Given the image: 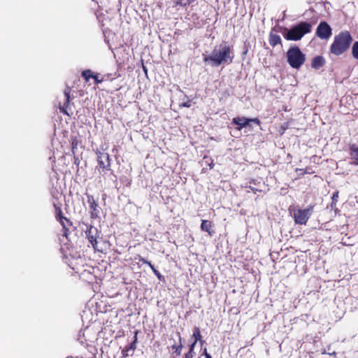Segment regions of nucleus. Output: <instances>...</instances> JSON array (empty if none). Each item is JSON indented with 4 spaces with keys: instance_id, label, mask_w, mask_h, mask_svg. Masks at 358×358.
<instances>
[{
    "instance_id": "nucleus-10",
    "label": "nucleus",
    "mask_w": 358,
    "mask_h": 358,
    "mask_svg": "<svg viewBox=\"0 0 358 358\" xmlns=\"http://www.w3.org/2000/svg\"><path fill=\"white\" fill-rule=\"evenodd\" d=\"M97 162L99 167L104 171H110V157L108 153L101 152L99 150L96 151Z\"/></svg>"
},
{
    "instance_id": "nucleus-18",
    "label": "nucleus",
    "mask_w": 358,
    "mask_h": 358,
    "mask_svg": "<svg viewBox=\"0 0 358 358\" xmlns=\"http://www.w3.org/2000/svg\"><path fill=\"white\" fill-rule=\"evenodd\" d=\"M177 336L178 337L179 343L178 345L173 344L171 346L172 350H173V354L176 355V356H180L181 355V351L183 348L182 343V337L180 336V332H177Z\"/></svg>"
},
{
    "instance_id": "nucleus-14",
    "label": "nucleus",
    "mask_w": 358,
    "mask_h": 358,
    "mask_svg": "<svg viewBox=\"0 0 358 358\" xmlns=\"http://www.w3.org/2000/svg\"><path fill=\"white\" fill-rule=\"evenodd\" d=\"M326 63L325 59L322 55H317L313 58L311 68L315 70L321 69Z\"/></svg>"
},
{
    "instance_id": "nucleus-5",
    "label": "nucleus",
    "mask_w": 358,
    "mask_h": 358,
    "mask_svg": "<svg viewBox=\"0 0 358 358\" xmlns=\"http://www.w3.org/2000/svg\"><path fill=\"white\" fill-rule=\"evenodd\" d=\"M86 227L85 231V236L89 243L92 245V248L97 251H100L98 248V238H100L101 231L98 229L92 224L83 223Z\"/></svg>"
},
{
    "instance_id": "nucleus-23",
    "label": "nucleus",
    "mask_w": 358,
    "mask_h": 358,
    "mask_svg": "<svg viewBox=\"0 0 358 358\" xmlns=\"http://www.w3.org/2000/svg\"><path fill=\"white\" fill-rule=\"evenodd\" d=\"M195 0H176L175 3L176 6L185 7L194 2Z\"/></svg>"
},
{
    "instance_id": "nucleus-43",
    "label": "nucleus",
    "mask_w": 358,
    "mask_h": 358,
    "mask_svg": "<svg viewBox=\"0 0 358 358\" xmlns=\"http://www.w3.org/2000/svg\"><path fill=\"white\" fill-rule=\"evenodd\" d=\"M198 342H199L201 347H202L203 343H205V341L202 340L201 338L200 341H198Z\"/></svg>"
},
{
    "instance_id": "nucleus-13",
    "label": "nucleus",
    "mask_w": 358,
    "mask_h": 358,
    "mask_svg": "<svg viewBox=\"0 0 358 358\" xmlns=\"http://www.w3.org/2000/svg\"><path fill=\"white\" fill-rule=\"evenodd\" d=\"M201 230L207 232L210 236H213L215 234L213 222L207 220H201Z\"/></svg>"
},
{
    "instance_id": "nucleus-16",
    "label": "nucleus",
    "mask_w": 358,
    "mask_h": 358,
    "mask_svg": "<svg viewBox=\"0 0 358 358\" xmlns=\"http://www.w3.org/2000/svg\"><path fill=\"white\" fill-rule=\"evenodd\" d=\"M273 31H273L272 28L268 36V43L270 45H271L273 48L275 47L278 45H282V39L280 36L276 34H274Z\"/></svg>"
},
{
    "instance_id": "nucleus-26",
    "label": "nucleus",
    "mask_w": 358,
    "mask_h": 358,
    "mask_svg": "<svg viewBox=\"0 0 358 358\" xmlns=\"http://www.w3.org/2000/svg\"><path fill=\"white\" fill-rule=\"evenodd\" d=\"M120 181L127 187L130 186L131 182V179H129L127 176H121L120 178Z\"/></svg>"
},
{
    "instance_id": "nucleus-38",
    "label": "nucleus",
    "mask_w": 358,
    "mask_h": 358,
    "mask_svg": "<svg viewBox=\"0 0 358 358\" xmlns=\"http://www.w3.org/2000/svg\"><path fill=\"white\" fill-rule=\"evenodd\" d=\"M197 343H195V341H193L189 345V350L194 351L195 346Z\"/></svg>"
},
{
    "instance_id": "nucleus-19",
    "label": "nucleus",
    "mask_w": 358,
    "mask_h": 358,
    "mask_svg": "<svg viewBox=\"0 0 358 358\" xmlns=\"http://www.w3.org/2000/svg\"><path fill=\"white\" fill-rule=\"evenodd\" d=\"M192 338L194 339V341L195 343H197L198 341H200L202 338V336L201 334V331L199 327H194L193 329V334H192Z\"/></svg>"
},
{
    "instance_id": "nucleus-15",
    "label": "nucleus",
    "mask_w": 358,
    "mask_h": 358,
    "mask_svg": "<svg viewBox=\"0 0 358 358\" xmlns=\"http://www.w3.org/2000/svg\"><path fill=\"white\" fill-rule=\"evenodd\" d=\"M349 153L350 158L353 159L351 163L355 166L358 165V145L356 144H351L349 145Z\"/></svg>"
},
{
    "instance_id": "nucleus-11",
    "label": "nucleus",
    "mask_w": 358,
    "mask_h": 358,
    "mask_svg": "<svg viewBox=\"0 0 358 358\" xmlns=\"http://www.w3.org/2000/svg\"><path fill=\"white\" fill-rule=\"evenodd\" d=\"M71 88L69 86H66L64 90V101L63 106L59 107L60 112L69 115L68 110L71 109L70 101L71 99Z\"/></svg>"
},
{
    "instance_id": "nucleus-17",
    "label": "nucleus",
    "mask_w": 358,
    "mask_h": 358,
    "mask_svg": "<svg viewBox=\"0 0 358 358\" xmlns=\"http://www.w3.org/2000/svg\"><path fill=\"white\" fill-rule=\"evenodd\" d=\"M55 210V217L57 221H62V220H65L66 222L69 224H72V222L66 217L63 215V213L61 208V203H54L53 204Z\"/></svg>"
},
{
    "instance_id": "nucleus-4",
    "label": "nucleus",
    "mask_w": 358,
    "mask_h": 358,
    "mask_svg": "<svg viewBox=\"0 0 358 358\" xmlns=\"http://www.w3.org/2000/svg\"><path fill=\"white\" fill-rule=\"evenodd\" d=\"M286 58L289 65L295 69H299L306 62V55L295 45L289 47L286 52Z\"/></svg>"
},
{
    "instance_id": "nucleus-8",
    "label": "nucleus",
    "mask_w": 358,
    "mask_h": 358,
    "mask_svg": "<svg viewBox=\"0 0 358 358\" xmlns=\"http://www.w3.org/2000/svg\"><path fill=\"white\" fill-rule=\"evenodd\" d=\"M85 194L87 197V201L89 204V213L90 215V218L92 220L99 218L101 212V208L99 206L98 203V198L95 199L93 195L90 194L87 192H85Z\"/></svg>"
},
{
    "instance_id": "nucleus-31",
    "label": "nucleus",
    "mask_w": 358,
    "mask_h": 358,
    "mask_svg": "<svg viewBox=\"0 0 358 358\" xmlns=\"http://www.w3.org/2000/svg\"><path fill=\"white\" fill-rule=\"evenodd\" d=\"M153 273L155 275V276L159 280H164V277L161 274V273L158 270L155 271Z\"/></svg>"
},
{
    "instance_id": "nucleus-12",
    "label": "nucleus",
    "mask_w": 358,
    "mask_h": 358,
    "mask_svg": "<svg viewBox=\"0 0 358 358\" xmlns=\"http://www.w3.org/2000/svg\"><path fill=\"white\" fill-rule=\"evenodd\" d=\"M137 334L138 331H134V340L132 342H131L129 344L126 345L122 350V357L123 358L127 357L129 356H132L134 350L136 348V342H137Z\"/></svg>"
},
{
    "instance_id": "nucleus-36",
    "label": "nucleus",
    "mask_w": 358,
    "mask_h": 358,
    "mask_svg": "<svg viewBox=\"0 0 358 358\" xmlns=\"http://www.w3.org/2000/svg\"><path fill=\"white\" fill-rule=\"evenodd\" d=\"M63 234L62 236H65L66 238H68V236L69 234V229H68V227H65V228H63Z\"/></svg>"
},
{
    "instance_id": "nucleus-2",
    "label": "nucleus",
    "mask_w": 358,
    "mask_h": 358,
    "mask_svg": "<svg viewBox=\"0 0 358 358\" xmlns=\"http://www.w3.org/2000/svg\"><path fill=\"white\" fill-rule=\"evenodd\" d=\"M315 22L299 21L290 27L276 25L273 27V31L280 33L287 41H300L306 34L312 31Z\"/></svg>"
},
{
    "instance_id": "nucleus-7",
    "label": "nucleus",
    "mask_w": 358,
    "mask_h": 358,
    "mask_svg": "<svg viewBox=\"0 0 358 358\" xmlns=\"http://www.w3.org/2000/svg\"><path fill=\"white\" fill-rule=\"evenodd\" d=\"M313 206L306 209H296L293 211V218L296 224H306L313 211Z\"/></svg>"
},
{
    "instance_id": "nucleus-45",
    "label": "nucleus",
    "mask_w": 358,
    "mask_h": 358,
    "mask_svg": "<svg viewBox=\"0 0 358 358\" xmlns=\"http://www.w3.org/2000/svg\"><path fill=\"white\" fill-rule=\"evenodd\" d=\"M145 264L148 265V266H149V267H150V266L152 265V264L151 263V262H149V261H147V263H145Z\"/></svg>"
},
{
    "instance_id": "nucleus-1",
    "label": "nucleus",
    "mask_w": 358,
    "mask_h": 358,
    "mask_svg": "<svg viewBox=\"0 0 358 358\" xmlns=\"http://www.w3.org/2000/svg\"><path fill=\"white\" fill-rule=\"evenodd\" d=\"M234 52L232 47L227 41L222 43L214 48L210 55L203 54V60L213 67H217L224 64H230L233 62Z\"/></svg>"
},
{
    "instance_id": "nucleus-27",
    "label": "nucleus",
    "mask_w": 358,
    "mask_h": 358,
    "mask_svg": "<svg viewBox=\"0 0 358 358\" xmlns=\"http://www.w3.org/2000/svg\"><path fill=\"white\" fill-rule=\"evenodd\" d=\"M185 98H186L187 100L185 102L180 103L179 104L180 107L190 108L192 106V100L189 99V97L187 95H185Z\"/></svg>"
},
{
    "instance_id": "nucleus-21",
    "label": "nucleus",
    "mask_w": 358,
    "mask_h": 358,
    "mask_svg": "<svg viewBox=\"0 0 358 358\" xmlns=\"http://www.w3.org/2000/svg\"><path fill=\"white\" fill-rule=\"evenodd\" d=\"M81 76L86 81H89L93 76V73L90 69H86L82 71Z\"/></svg>"
},
{
    "instance_id": "nucleus-3",
    "label": "nucleus",
    "mask_w": 358,
    "mask_h": 358,
    "mask_svg": "<svg viewBox=\"0 0 358 358\" xmlns=\"http://www.w3.org/2000/svg\"><path fill=\"white\" fill-rule=\"evenodd\" d=\"M353 38L349 31H341L335 35L330 45V52L336 56L345 53L351 46Z\"/></svg>"
},
{
    "instance_id": "nucleus-6",
    "label": "nucleus",
    "mask_w": 358,
    "mask_h": 358,
    "mask_svg": "<svg viewBox=\"0 0 358 358\" xmlns=\"http://www.w3.org/2000/svg\"><path fill=\"white\" fill-rule=\"evenodd\" d=\"M252 123L259 125L261 122L257 117L248 118L245 117H234L231 120V124L236 125V129L238 131L246 127L252 129Z\"/></svg>"
},
{
    "instance_id": "nucleus-41",
    "label": "nucleus",
    "mask_w": 358,
    "mask_h": 358,
    "mask_svg": "<svg viewBox=\"0 0 358 358\" xmlns=\"http://www.w3.org/2000/svg\"><path fill=\"white\" fill-rule=\"evenodd\" d=\"M74 164L76 165H77L78 166H79V164H80V159H79L78 157L76 156L75 155H74Z\"/></svg>"
},
{
    "instance_id": "nucleus-30",
    "label": "nucleus",
    "mask_w": 358,
    "mask_h": 358,
    "mask_svg": "<svg viewBox=\"0 0 358 358\" xmlns=\"http://www.w3.org/2000/svg\"><path fill=\"white\" fill-rule=\"evenodd\" d=\"M103 81L104 80H113V79H115V77H113L112 74L111 73H106V74H104L103 78Z\"/></svg>"
},
{
    "instance_id": "nucleus-42",
    "label": "nucleus",
    "mask_w": 358,
    "mask_h": 358,
    "mask_svg": "<svg viewBox=\"0 0 358 358\" xmlns=\"http://www.w3.org/2000/svg\"><path fill=\"white\" fill-rule=\"evenodd\" d=\"M250 184H252V185H257L258 183H259V182H257V180H251L250 181Z\"/></svg>"
},
{
    "instance_id": "nucleus-35",
    "label": "nucleus",
    "mask_w": 358,
    "mask_h": 358,
    "mask_svg": "<svg viewBox=\"0 0 358 358\" xmlns=\"http://www.w3.org/2000/svg\"><path fill=\"white\" fill-rule=\"evenodd\" d=\"M206 358H212L211 355L207 352L206 348H204L202 355Z\"/></svg>"
},
{
    "instance_id": "nucleus-44",
    "label": "nucleus",
    "mask_w": 358,
    "mask_h": 358,
    "mask_svg": "<svg viewBox=\"0 0 358 358\" xmlns=\"http://www.w3.org/2000/svg\"><path fill=\"white\" fill-rule=\"evenodd\" d=\"M150 268L152 269V272H155V271H157V269L155 268V267L153 264Z\"/></svg>"
},
{
    "instance_id": "nucleus-9",
    "label": "nucleus",
    "mask_w": 358,
    "mask_h": 358,
    "mask_svg": "<svg viewBox=\"0 0 358 358\" xmlns=\"http://www.w3.org/2000/svg\"><path fill=\"white\" fill-rule=\"evenodd\" d=\"M315 35L323 40L329 39L332 35V28L326 21H321L315 31Z\"/></svg>"
},
{
    "instance_id": "nucleus-28",
    "label": "nucleus",
    "mask_w": 358,
    "mask_h": 358,
    "mask_svg": "<svg viewBox=\"0 0 358 358\" xmlns=\"http://www.w3.org/2000/svg\"><path fill=\"white\" fill-rule=\"evenodd\" d=\"M92 78L94 79V83L96 85H99V84H100V83H101L103 82V79L102 78H99L98 73H96V74L93 73V76H92Z\"/></svg>"
},
{
    "instance_id": "nucleus-37",
    "label": "nucleus",
    "mask_w": 358,
    "mask_h": 358,
    "mask_svg": "<svg viewBox=\"0 0 358 358\" xmlns=\"http://www.w3.org/2000/svg\"><path fill=\"white\" fill-rule=\"evenodd\" d=\"M61 225L62 226V228L67 227V225H70L68 224L65 220H62V221H59Z\"/></svg>"
},
{
    "instance_id": "nucleus-34",
    "label": "nucleus",
    "mask_w": 358,
    "mask_h": 358,
    "mask_svg": "<svg viewBox=\"0 0 358 358\" xmlns=\"http://www.w3.org/2000/svg\"><path fill=\"white\" fill-rule=\"evenodd\" d=\"M135 259H138L139 262H141L142 264L147 263V259L144 257H141V255H138V257H136Z\"/></svg>"
},
{
    "instance_id": "nucleus-47",
    "label": "nucleus",
    "mask_w": 358,
    "mask_h": 358,
    "mask_svg": "<svg viewBox=\"0 0 358 358\" xmlns=\"http://www.w3.org/2000/svg\"><path fill=\"white\" fill-rule=\"evenodd\" d=\"M66 358H73V357H66Z\"/></svg>"
},
{
    "instance_id": "nucleus-39",
    "label": "nucleus",
    "mask_w": 358,
    "mask_h": 358,
    "mask_svg": "<svg viewBox=\"0 0 358 358\" xmlns=\"http://www.w3.org/2000/svg\"><path fill=\"white\" fill-rule=\"evenodd\" d=\"M248 188H249L250 189H251L254 193L259 192H261V191H262V190H260V189H257V188H255V187H252V186H251V185H250V186L248 187Z\"/></svg>"
},
{
    "instance_id": "nucleus-40",
    "label": "nucleus",
    "mask_w": 358,
    "mask_h": 358,
    "mask_svg": "<svg viewBox=\"0 0 358 358\" xmlns=\"http://www.w3.org/2000/svg\"><path fill=\"white\" fill-rule=\"evenodd\" d=\"M142 69H143V71L145 75L146 76H148V68L144 65L143 62H142Z\"/></svg>"
},
{
    "instance_id": "nucleus-46",
    "label": "nucleus",
    "mask_w": 358,
    "mask_h": 358,
    "mask_svg": "<svg viewBox=\"0 0 358 358\" xmlns=\"http://www.w3.org/2000/svg\"><path fill=\"white\" fill-rule=\"evenodd\" d=\"M213 166H214V164L213 163V161H212L211 163L209 164L210 169H213Z\"/></svg>"
},
{
    "instance_id": "nucleus-20",
    "label": "nucleus",
    "mask_w": 358,
    "mask_h": 358,
    "mask_svg": "<svg viewBox=\"0 0 358 358\" xmlns=\"http://www.w3.org/2000/svg\"><path fill=\"white\" fill-rule=\"evenodd\" d=\"M250 48H251V45H250V41H248V40H245L243 43V52L241 54L243 59H245V57L248 54Z\"/></svg>"
},
{
    "instance_id": "nucleus-29",
    "label": "nucleus",
    "mask_w": 358,
    "mask_h": 358,
    "mask_svg": "<svg viewBox=\"0 0 358 358\" xmlns=\"http://www.w3.org/2000/svg\"><path fill=\"white\" fill-rule=\"evenodd\" d=\"M78 144V141L77 139H73L71 142V148H72V152L73 154H75V150L77 148Z\"/></svg>"
},
{
    "instance_id": "nucleus-33",
    "label": "nucleus",
    "mask_w": 358,
    "mask_h": 358,
    "mask_svg": "<svg viewBox=\"0 0 358 358\" xmlns=\"http://www.w3.org/2000/svg\"><path fill=\"white\" fill-rule=\"evenodd\" d=\"M195 355L194 351H192V350H189L184 355L185 358H193Z\"/></svg>"
},
{
    "instance_id": "nucleus-32",
    "label": "nucleus",
    "mask_w": 358,
    "mask_h": 358,
    "mask_svg": "<svg viewBox=\"0 0 358 358\" xmlns=\"http://www.w3.org/2000/svg\"><path fill=\"white\" fill-rule=\"evenodd\" d=\"M153 273L155 275V276L159 280H164V277L161 274V273L158 270L155 271Z\"/></svg>"
},
{
    "instance_id": "nucleus-24",
    "label": "nucleus",
    "mask_w": 358,
    "mask_h": 358,
    "mask_svg": "<svg viewBox=\"0 0 358 358\" xmlns=\"http://www.w3.org/2000/svg\"><path fill=\"white\" fill-rule=\"evenodd\" d=\"M352 55L354 59L358 60V41L354 42L352 45Z\"/></svg>"
},
{
    "instance_id": "nucleus-22",
    "label": "nucleus",
    "mask_w": 358,
    "mask_h": 358,
    "mask_svg": "<svg viewBox=\"0 0 358 358\" xmlns=\"http://www.w3.org/2000/svg\"><path fill=\"white\" fill-rule=\"evenodd\" d=\"M310 167H306L305 169H296V172H299L298 176L301 177L302 176L305 174H310L313 173V171H311Z\"/></svg>"
},
{
    "instance_id": "nucleus-25",
    "label": "nucleus",
    "mask_w": 358,
    "mask_h": 358,
    "mask_svg": "<svg viewBox=\"0 0 358 358\" xmlns=\"http://www.w3.org/2000/svg\"><path fill=\"white\" fill-rule=\"evenodd\" d=\"M338 191H336L333 193V195L331 196V203L330 204V207L331 209H334V208L336 205L338 199Z\"/></svg>"
}]
</instances>
